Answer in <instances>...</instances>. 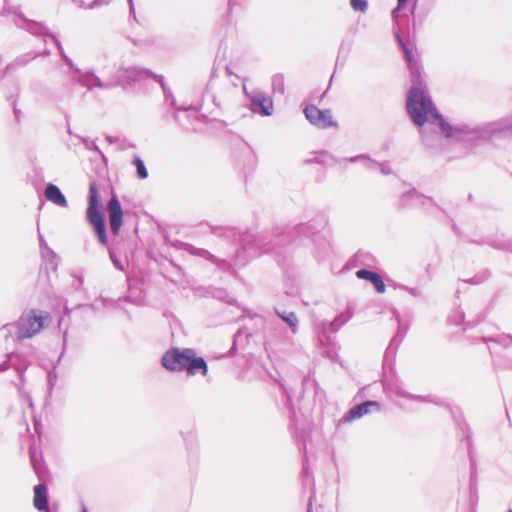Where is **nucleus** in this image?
<instances>
[{"instance_id":"1","label":"nucleus","mask_w":512,"mask_h":512,"mask_svg":"<svg viewBox=\"0 0 512 512\" xmlns=\"http://www.w3.org/2000/svg\"><path fill=\"white\" fill-rule=\"evenodd\" d=\"M397 39L405 54L412 81V87L407 96V112L417 126L423 127L425 124L437 126L447 138L457 141H474L512 128V120L507 119L487 123L481 127H470L467 124L450 125L446 122L427 94L420 66L414 60L412 51L404 44L399 35H397Z\"/></svg>"},{"instance_id":"2","label":"nucleus","mask_w":512,"mask_h":512,"mask_svg":"<svg viewBox=\"0 0 512 512\" xmlns=\"http://www.w3.org/2000/svg\"><path fill=\"white\" fill-rule=\"evenodd\" d=\"M162 366L172 372L186 370L189 375L200 373L207 375L208 366L204 358L198 357L194 349L172 348L166 351L161 359Z\"/></svg>"},{"instance_id":"3","label":"nucleus","mask_w":512,"mask_h":512,"mask_svg":"<svg viewBox=\"0 0 512 512\" xmlns=\"http://www.w3.org/2000/svg\"><path fill=\"white\" fill-rule=\"evenodd\" d=\"M50 323L51 316L48 313L32 310L30 313L21 316L16 324H9L5 328L9 332L16 330V338L22 340L35 336Z\"/></svg>"},{"instance_id":"4","label":"nucleus","mask_w":512,"mask_h":512,"mask_svg":"<svg viewBox=\"0 0 512 512\" xmlns=\"http://www.w3.org/2000/svg\"><path fill=\"white\" fill-rule=\"evenodd\" d=\"M87 219L93 226L99 242L102 245H107L105 218L100 210V196L95 182H91L89 185Z\"/></svg>"},{"instance_id":"5","label":"nucleus","mask_w":512,"mask_h":512,"mask_svg":"<svg viewBox=\"0 0 512 512\" xmlns=\"http://www.w3.org/2000/svg\"><path fill=\"white\" fill-rule=\"evenodd\" d=\"M147 78L155 79L161 85L162 89H164V91L166 92V84L164 82V78L162 75L155 74L148 69L141 68L138 66H121L115 76V79L112 80V82L115 83V87H126L127 85H132L136 82H140Z\"/></svg>"},{"instance_id":"6","label":"nucleus","mask_w":512,"mask_h":512,"mask_svg":"<svg viewBox=\"0 0 512 512\" xmlns=\"http://www.w3.org/2000/svg\"><path fill=\"white\" fill-rule=\"evenodd\" d=\"M15 23H16L17 26H19L22 29L27 30L31 34L51 38V40L58 47V49L60 51V54H61V57L63 58L65 63L69 67H71V68H73L75 70L76 67L74 66L72 60L65 54L60 41L55 36L50 34L48 32L47 28L42 23L35 22V21H32V20H28V19H26L24 17H20L19 20H17Z\"/></svg>"},{"instance_id":"7","label":"nucleus","mask_w":512,"mask_h":512,"mask_svg":"<svg viewBox=\"0 0 512 512\" xmlns=\"http://www.w3.org/2000/svg\"><path fill=\"white\" fill-rule=\"evenodd\" d=\"M306 119L319 129H327L337 126V122L333 119L331 110H321L314 105H307L304 108Z\"/></svg>"},{"instance_id":"8","label":"nucleus","mask_w":512,"mask_h":512,"mask_svg":"<svg viewBox=\"0 0 512 512\" xmlns=\"http://www.w3.org/2000/svg\"><path fill=\"white\" fill-rule=\"evenodd\" d=\"M244 93L250 100V108L254 113H260L264 116H270L273 112V101L263 91L254 90L248 92L244 88Z\"/></svg>"},{"instance_id":"9","label":"nucleus","mask_w":512,"mask_h":512,"mask_svg":"<svg viewBox=\"0 0 512 512\" xmlns=\"http://www.w3.org/2000/svg\"><path fill=\"white\" fill-rule=\"evenodd\" d=\"M75 71L78 73L77 81L83 87H86L88 90H92L97 87L100 89H113L115 88V83L112 80L102 81L93 70L81 71L78 68H75Z\"/></svg>"},{"instance_id":"10","label":"nucleus","mask_w":512,"mask_h":512,"mask_svg":"<svg viewBox=\"0 0 512 512\" xmlns=\"http://www.w3.org/2000/svg\"><path fill=\"white\" fill-rule=\"evenodd\" d=\"M111 232L118 235L123 224V210L116 194H113L107 204Z\"/></svg>"},{"instance_id":"11","label":"nucleus","mask_w":512,"mask_h":512,"mask_svg":"<svg viewBox=\"0 0 512 512\" xmlns=\"http://www.w3.org/2000/svg\"><path fill=\"white\" fill-rule=\"evenodd\" d=\"M372 410L379 411L380 404L377 401H366L352 407L342 418L343 422H350L363 417L370 413Z\"/></svg>"},{"instance_id":"12","label":"nucleus","mask_w":512,"mask_h":512,"mask_svg":"<svg viewBox=\"0 0 512 512\" xmlns=\"http://www.w3.org/2000/svg\"><path fill=\"white\" fill-rule=\"evenodd\" d=\"M34 507L40 512H47L48 506V491L45 484H38L34 487Z\"/></svg>"},{"instance_id":"13","label":"nucleus","mask_w":512,"mask_h":512,"mask_svg":"<svg viewBox=\"0 0 512 512\" xmlns=\"http://www.w3.org/2000/svg\"><path fill=\"white\" fill-rule=\"evenodd\" d=\"M44 195L46 199L60 207H67L68 202L66 200V197L61 192L58 186L49 183L44 191Z\"/></svg>"},{"instance_id":"14","label":"nucleus","mask_w":512,"mask_h":512,"mask_svg":"<svg viewBox=\"0 0 512 512\" xmlns=\"http://www.w3.org/2000/svg\"><path fill=\"white\" fill-rule=\"evenodd\" d=\"M356 276L359 279H364L370 281L375 287L376 291L379 293H384L386 290V286L381 278V276L373 271L367 269H360L356 272Z\"/></svg>"},{"instance_id":"15","label":"nucleus","mask_w":512,"mask_h":512,"mask_svg":"<svg viewBox=\"0 0 512 512\" xmlns=\"http://www.w3.org/2000/svg\"><path fill=\"white\" fill-rule=\"evenodd\" d=\"M350 162H357V161H363L364 163V166L367 167V168H375V167H378L380 169V172L384 175H388L391 173V169L388 165L386 164H378L376 162H374L373 160L369 159L367 156L365 155H358V156H355V157H351L348 159Z\"/></svg>"},{"instance_id":"16","label":"nucleus","mask_w":512,"mask_h":512,"mask_svg":"<svg viewBox=\"0 0 512 512\" xmlns=\"http://www.w3.org/2000/svg\"><path fill=\"white\" fill-rule=\"evenodd\" d=\"M353 316V311L351 308H347L344 312H342L339 316H337L330 323V331L336 332L342 325L347 323Z\"/></svg>"},{"instance_id":"17","label":"nucleus","mask_w":512,"mask_h":512,"mask_svg":"<svg viewBox=\"0 0 512 512\" xmlns=\"http://www.w3.org/2000/svg\"><path fill=\"white\" fill-rule=\"evenodd\" d=\"M276 314L289 325L293 333L297 332L298 318L294 312L280 311L276 309Z\"/></svg>"},{"instance_id":"18","label":"nucleus","mask_w":512,"mask_h":512,"mask_svg":"<svg viewBox=\"0 0 512 512\" xmlns=\"http://www.w3.org/2000/svg\"><path fill=\"white\" fill-rule=\"evenodd\" d=\"M30 460L31 464L35 470V473L39 478H41L45 473V468L42 463V458L40 455L37 454L36 450L34 448H30Z\"/></svg>"},{"instance_id":"19","label":"nucleus","mask_w":512,"mask_h":512,"mask_svg":"<svg viewBox=\"0 0 512 512\" xmlns=\"http://www.w3.org/2000/svg\"><path fill=\"white\" fill-rule=\"evenodd\" d=\"M262 241L257 238L250 242L247 238L243 239L242 248L243 252L248 253L249 256H256L259 254L258 250L261 248Z\"/></svg>"},{"instance_id":"20","label":"nucleus","mask_w":512,"mask_h":512,"mask_svg":"<svg viewBox=\"0 0 512 512\" xmlns=\"http://www.w3.org/2000/svg\"><path fill=\"white\" fill-rule=\"evenodd\" d=\"M39 241H40V249L43 257L49 258L51 261L57 260V255L53 250H51L43 236L39 233ZM55 266L57 265V261H55Z\"/></svg>"},{"instance_id":"21","label":"nucleus","mask_w":512,"mask_h":512,"mask_svg":"<svg viewBox=\"0 0 512 512\" xmlns=\"http://www.w3.org/2000/svg\"><path fill=\"white\" fill-rule=\"evenodd\" d=\"M133 164L136 167L138 178L146 179L148 177V171L145 167L143 160L138 156H134Z\"/></svg>"},{"instance_id":"22","label":"nucleus","mask_w":512,"mask_h":512,"mask_svg":"<svg viewBox=\"0 0 512 512\" xmlns=\"http://www.w3.org/2000/svg\"><path fill=\"white\" fill-rule=\"evenodd\" d=\"M350 4H351V7L353 8V10H355V11H360V12L364 13L368 9L367 0H351Z\"/></svg>"},{"instance_id":"23","label":"nucleus","mask_w":512,"mask_h":512,"mask_svg":"<svg viewBox=\"0 0 512 512\" xmlns=\"http://www.w3.org/2000/svg\"><path fill=\"white\" fill-rule=\"evenodd\" d=\"M272 86L274 90L280 93L284 92V78L282 75H275L272 80Z\"/></svg>"},{"instance_id":"24","label":"nucleus","mask_w":512,"mask_h":512,"mask_svg":"<svg viewBox=\"0 0 512 512\" xmlns=\"http://www.w3.org/2000/svg\"><path fill=\"white\" fill-rule=\"evenodd\" d=\"M399 288L408 292L411 296L415 298H419L422 296V290L419 287H408L405 285H401Z\"/></svg>"},{"instance_id":"25","label":"nucleus","mask_w":512,"mask_h":512,"mask_svg":"<svg viewBox=\"0 0 512 512\" xmlns=\"http://www.w3.org/2000/svg\"><path fill=\"white\" fill-rule=\"evenodd\" d=\"M423 197L416 190H411L403 196V202L406 204L409 200L421 201Z\"/></svg>"},{"instance_id":"26","label":"nucleus","mask_w":512,"mask_h":512,"mask_svg":"<svg viewBox=\"0 0 512 512\" xmlns=\"http://www.w3.org/2000/svg\"><path fill=\"white\" fill-rule=\"evenodd\" d=\"M17 358H18V356H17V355L10 354V355L8 356V359H7L5 362H3V363H1V364H0V371H6V370H8L10 367H13V366H14V363H13V362H14V360H15V359H17Z\"/></svg>"},{"instance_id":"27","label":"nucleus","mask_w":512,"mask_h":512,"mask_svg":"<svg viewBox=\"0 0 512 512\" xmlns=\"http://www.w3.org/2000/svg\"><path fill=\"white\" fill-rule=\"evenodd\" d=\"M109 256H110V259L113 262L114 266L118 270L123 271L125 269V264L118 259V257L116 256L114 251L110 250L109 251Z\"/></svg>"},{"instance_id":"28","label":"nucleus","mask_w":512,"mask_h":512,"mask_svg":"<svg viewBox=\"0 0 512 512\" xmlns=\"http://www.w3.org/2000/svg\"><path fill=\"white\" fill-rule=\"evenodd\" d=\"M47 379H48V389H49V392H51L53 387L56 384V381H57V374H56L55 370H50L48 372Z\"/></svg>"},{"instance_id":"29","label":"nucleus","mask_w":512,"mask_h":512,"mask_svg":"<svg viewBox=\"0 0 512 512\" xmlns=\"http://www.w3.org/2000/svg\"><path fill=\"white\" fill-rule=\"evenodd\" d=\"M492 340L501 344L504 347H508V346L512 345V337L509 335H503V336H500V337H498L496 339H492Z\"/></svg>"},{"instance_id":"30","label":"nucleus","mask_w":512,"mask_h":512,"mask_svg":"<svg viewBox=\"0 0 512 512\" xmlns=\"http://www.w3.org/2000/svg\"><path fill=\"white\" fill-rule=\"evenodd\" d=\"M247 3V0H228V9L230 12L236 7H242Z\"/></svg>"},{"instance_id":"31","label":"nucleus","mask_w":512,"mask_h":512,"mask_svg":"<svg viewBox=\"0 0 512 512\" xmlns=\"http://www.w3.org/2000/svg\"><path fill=\"white\" fill-rule=\"evenodd\" d=\"M421 134H422V138H423V141L425 142V144L427 146H431L432 145V141H431V137L429 134L426 133V128H422L420 130Z\"/></svg>"},{"instance_id":"32","label":"nucleus","mask_w":512,"mask_h":512,"mask_svg":"<svg viewBox=\"0 0 512 512\" xmlns=\"http://www.w3.org/2000/svg\"><path fill=\"white\" fill-rule=\"evenodd\" d=\"M397 394H398L400 397H405V398H409V399H418V400H421V399H422V398H421V397H419V396H413V395H411V394H409V393H407V392H405V391H403V390H399V391L397 392Z\"/></svg>"},{"instance_id":"33","label":"nucleus","mask_w":512,"mask_h":512,"mask_svg":"<svg viewBox=\"0 0 512 512\" xmlns=\"http://www.w3.org/2000/svg\"><path fill=\"white\" fill-rule=\"evenodd\" d=\"M163 93L167 100H169V99L171 100V105L175 106L176 101H175V98H174L172 92L166 87V92L163 90Z\"/></svg>"},{"instance_id":"34","label":"nucleus","mask_w":512,"mask_h":512,"mask_svg":"<svg viewBox=\"0 0 512 512\" xmlns=\"http://www.w3.org/2000/svg\"><path fill=\"white\" fill-rule=\"evenodd\" d=\"M408 0H398V5H397V8H395L392 12L393 16H396L398 10L403 6L405 5V3L407 2Z\"/></svg>"},{"instance_id":"35","label":"nucleus","mask_w":512,"mask_h":512,"mask_svg":"<svg viewBox=\"0 0 512 512\" xmlns=\"http://www.w3.org/2000/svg\"><path fill=\"white\" fill-rule=\"evenodd\" d=\"M102 4V0H94L93 2H91L87 8L89 9H94L98 6H100Z\"/></svg>"},{"instance_id":"36","label":"nucleus","mask_w":512,"mask_h":512,"mask_svg":"<svg viewBox=\"0 0 512 512\" xmlns=\"http://www.w3.org/2000/svg\"><path fill=\"white\" fill-rule=\"evenodd\" d=\"M78 308L80 309H91V310H95L96 307L94 304H90V305H79Z\"/></svg>"},{"instance_id":"37","label":"nucleus","mask_w":512,"mask_h":512,"mask_svg":"<svg viewBox=\"0 0 512 512\" xmlns=\"http://www.w3.org/2000/svg\"><path fill=\"white\" fill-rule=\"evenodd\" d=\"M128 3H129V7H130V14L134 15L135 14V9H134L133 0H128Z\"/></svg>"},{"instance_id":"38","label":"nucleus","mask_w":512,"mask_h":512,"mask_svg":"<svg viewBox=\"0 0 512 512\" xmlns=\"http://www.w3.org/2000/svg\"><path fill=\"white\" fill-rule=\"evenodd\" d=\"M16 370L18 371L19 376H20L21 380L23 381L24 380V378H23V370H21L19 367H17Z\"/></svg>"},{"instance_id":"39","label":"nucleus","mask_w":512,"mask_h":512,"mask_svg":"<svg viewBox=\"0 0 512 512\" xmlns=\"http://www.w3.org/2000/svg\"><path fill=\"white\" fill-rule=\"evenodd\" d=\"M327 356L331 359H334L335 357V352H327Z\"/></svg>"},{"instance_id":"40","label":"nucleus","mask_w":512,"mask_h":512,"mask_svg":"<svg viewBox=\"0 0 512 512\" xmlns=\"http://www.w3.org/2000/svg\"><path fill=\"white\" fill-rule=\"evenodd\" d=\"M64 309H65V315H69V314L71 313V311H72V310H71L69 307H67V306H65V308H64Z\"/></svg>"},{"instance_id":"41","label":"nucleus","mask_w":512,"mask_h":512,"mask_svg":"<svg viewBox=\"0 0 512 512\" xmlns=\"http://www.w3.org/2000/svg\"><path fill=\"white\" fill-rule=\"evenodd\" d=\"M77 4H78V6H79V7H81V8H82V7H85V5H84V1H82V0L77 1Z\"/></svg>"},{"instance_id":"42","label":"nucleus","mask_w":512,"mask_h":512,"mask_svg":"<svg viewBox=\"0 0 512 512\" xmlns=\"http://www.w3.org/2000/svg\"><path fill=\"white\" fill-rule=\"evenodd\" d=\"M307 228H308V226H307V225H304V224L300 225V227H299V229H300L301 231H304V230H306Z\"/></svg>"},{"instance_id":"43","label":"nucleus","mask_w":512,"mask_h":512,"mask_svg":"<svg viewBox=\"0 0 512 512\" xmlns=\"http://www.w3.org/2000/svg\"><path fill=\"white\" fill-rule=\"evenodd\" d=\"M311 506H312V503H311V498H310L309 499V503H308V510H307V512H312Z\"/></svg>"},{"instance_id":"44","label":"nucleus","mask_w":512,"mask_h":512,"mask_svg":"<svg viewBox=\"0 0 512 512\" xmlns=\"http://www.w3.org/2000/svg\"><path fill=\"white\" fill-rule=\"evenodd\" d=\"M82 512H88L85 506H82Z\"/></svg>"},{"instance_id":"45","label":"nucleus","mask_w":512,"mask_h":512,"mask_svg":"<svg viewBox=\"0 0 512 512\" xmlns=\"http://www.w3.org/2000/svg\"><path fill=\"white\" fill-rule=\"evenodd\" d=\"M204 253H205L206 255H209L210 257H212V255H210V253H209V252L204 251Z\"/></svg>"},{"instance_id":"46","label":"nucleus","mask_w":512,"mask_h":512,"mask_svg":"<svg viewBox=\"0 0 512 512\" xmlns=\"http://www.w3.org/2000/svg\"><path fill=\"white\" fill-rule=\"evenodd\" d=\"M77 280H78L79 284L82 283V278H78Z\"/></svg>"},{"instance_id":"47","label":"nucleus","mask_w":512,"mask_h":512,"mask_svg":"<svg viewBox=\"0 0 512 512\" xmlns=\"http://www.w3.org/2000/svg\"><path fill=\"white\" fill-rule=\"evenodd\" d=\"M507 512H512V510H511V509H509Z\"/></svg>"},{"instance_id":"48","label":"nucleus","mask_w":512,"mask_h":512,"mask_svg":"<svg viewBox=\"0 0 512 512\" xmlns=\"http://www.w3.org/2000/svg\"><path fill=\"white\" fill-rule=\"evenodd\" d=\"M47 512H49V510Z\"/></svg>"}]
</instances>
